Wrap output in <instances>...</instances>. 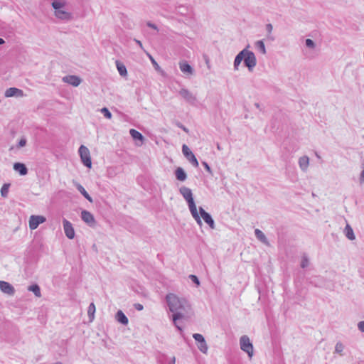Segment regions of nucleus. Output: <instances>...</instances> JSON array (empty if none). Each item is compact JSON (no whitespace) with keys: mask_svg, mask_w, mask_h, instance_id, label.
<instances>
[{"mask_svg":"<svg viewBox=\"0 0 364 364\" xmlns=\"http://www.w3.org/2000/svg\"><path fill=\"white\" fill-rule=\"evenodd\" d=\"M272 29H273V26L271 23H267L266 25V31H267V33L269 34H270L272 31Z\"/></svg>","mask_w":364,"mask_h":364,"instance_id":"44","label":"nucleus"},{"mask_svg":"<svg viewBox=\"0 0 364 364\" xmlns=\"http://www.w3.org/2000/svg\"><path fill=\"white\" fill-rule=\"evenodd\" d=\"M149 58H150V59H151V63H152V64H153V65H154V68H155L156 70H159V69H160V67H159V65H158V63L156 62V60H154V59L151 55H149Z\"/></svg>","mask_w":364,"mask_h":364,"instance_id":"41","label":"nucleus"},{"mask_svg":"<svg viewBox=\"0 0 364 364\" xmlns=\"http://www.w3.org/2000/svg\"><path fill=\"white\" fill-rule=\"evenodd\" d=\"M250 48V45L248 44L246 48L242 49L239 53L235 56L233 66L234 70H237L239 65L241 62H244V65L247 68L250 72H252L255 67L257 65V58L255 53L252 51L248 50Z\"/></svg>","mask_w":364,"mask_h":364,"instance_id":"2","label":"nucleus"},{"mask_svg":"<svg viewBox=\"0 0 364 364\" xmlns=\"http://www.w3.org/2000/svg\"><path fill=\"white\" fill-rule=\"evenodd\" d=\"M176 12L181 16H186L191 11L192 9L188 6L178 5L176 8Z\"/></svg>","mask_w":364,"mask_h":364,"instance_id":"22","label":"nucleus"},{"mask_svg":"<svg viewBox=\"0 0 364 364\" xmlns=\"http://www.w3.org/2000/svg\"><path fill=\"white\" fill-rule=\"evenodd\" d=\"M240 344L241 350L247 353L249 357L251 358L253 355V346L250 342L249 337L246 335L241 336L240 339Z\"/></svg>","mask_w":364,"mask_h":364,"instance_id":"5","label":"nucleus"},{"mask_svg":"<svg viewBox=\"0 0 364 364\" xmlns=\"http://www.w3.org/2000/svg\"><path fill=\"white\" fill-rule=\"evenodd\" d=\"M4 43H5V41L3 38H0V46L3 45Z\"/></svg>","mask_w":364,"mask_h":364,"instance_id":"51","label":"nucleus"},{"mask_svg":"<svg viewBox=\"0 0 364 364\" xmlns=\"http://www.w3.org/2000/svg\"><path fill=\"white\" fill-rule=\"evenodd\" d=\"M199 213L200 218H202L211 229H215V222L211 215L206 212L202 207H199Z\"/></svg>","mask_w":364,"mask_h":364,"instance_id":"8","label":"nucleus"},{"mask_svg":"<svg viewBox=\"0 0 364 364\" xmlns=\"http://www.w3.org/2000/svg\"><path fill=\"white\" fill-rule=\"evenodd\" d=\"M166 300L170 311L173 313L172 319L174 325L181 331L182 328L178 326L177 321L183 318L184 313L187 312V309L189 308L188 301L185 299L179 298L176 294L171 293L166 296Z\"/></svg>","mask_w":364,"mask_h":364,"instance_id":"1","label":"nucleus"},{"mask_svg":"<svg viewBox=\"0 0 364 364\" xmlns=\"http://www.w3.org/2000/svg\"><path fill=\"white\" fill-rule=\"evenodd\" d=\"M179 192L186 200L193 218L195 219L197 224L201 227L203 223L198 212L191 189L186 186H181L179 188Z\"/></svg>","mask_w":364,"mask_h":364,"instance_id":"3","label":"nucleus"},{"mask_svg":"<svg viewBox=\"0 0 364 364\" xmlns=\"http://www.w3.org/2000/svg\"><path fill=\"white\" fill-rule=\"evenodd\" d=\"M175 176H176V179L180 181H184L187 178V174H186V171H184V169L181 167H178L175 170Z\"/></svg>","mask_w":364,"mask_h":364,"instance_id":"19","label":"nucleus"},{"mask_svg":"<svg viewBox=\"0 0 364 364\" xmlns=\"http://www.w3.org/2000/svg\"><path fill=\"white\" fill-rule=\"evenodd\" d=\"M146 26H147L148 27H149V28H153V29H154V30H157V31H158V27H157V26H156V24H154V23H151V21H148V22L146 23Z\"/></svg>","mask_w":364,"mask_h":364,"instance_id":"42","label":"nucleus"},{"mask_svg":"<svg viewBox=\"0 0 364 364\" xmlns=\"http://www.w3.org/2000/svg\"><path fill=\"white\" fill-rule=\"evenodd\" d=\"M305 45L306 47L314 49L316 47V43L314 41L310 38H307L305 41Z\"/></svg>","mask_w":364,"mask_h":364,"instance_id":"35","label":"nucleus"},{"mask_svg":"<svg viewBox=\"0 0 364 364\" xmlns=\"http://www.w3.org/2000/svg\"><path fill=\"white\" fill-rule=\"evenodd\" d=\"M255 106L257 108V109H259L261 110V107H260V104L258 103V102H255Z\"/></svg>","mask_w":364,"mask_h":364,"instance_id":"49","label":"nucleus"},{"mask_svg":"<svg viewBox=\"0 0 364 364\" xmlns=\"http://www.w3.org/2000/svg\"><path fill=\"white\" fill-rule=\"evenodd\" d=\"M217 148H218V149H219V150L220 149V146L219 145V144H217Z\"/></svg>","mask_w":364,"mask_h":364,"instance_id":"52","label":"nucleus"},{"mask_svg":"<svg viewBox=\"0 0 364 364\" xmlns=\"http://www.w3.org/2000/svg\"><path fill=\"white\" fill-rule=\"evenodd\" d=\"M344 234L346 237L350 240H354L355 239L353 228L350 227L349 224H347L346 228H344Z\"/></svg>","mask_w":364,"mask_h":364,"instance_id":"23","label":"nucleus"},{"mask_svg":"<svg viewBox=\"0 0 364 364\" xmlns=\"http://www.w3.org/2000/svg\"><path fill=\"white\" fill-rule=\"evenodd\" d=\"M179 95L188 103L191 105H195L197 100L196 96H194L186 88H182L179 91Z\"/></svg>","mask_w":364,"mask_h":364,"instance_id":"9","label":"nucleus"},{"mask_svg":"<svg viewBox=\"0 0 364 364\" xmlns=\"http://www.w3.org/2000/svg\"><path fill=\"white\" fill-rule=\"evenodd\" d=\"M55 16L56 18L63 21H71L73 18V14L70 12L60 9L55 11Z\"/></svg>","mask_w":364,"mask_h":364,"instance_id":"14","label":"nucleus"},{"mask_svg":"<svg viewBox=\"0 0 364 364\" xmlns=\"http://www.w3.org/2000/svg\"><path fill=\"white\" fill-rule=\"evenodd\" d=\"M134 308H135L136 310H138V311H141V310H143V309H144L143 305H142V304H139V303H136V304H134Z\"/></svg>","mask_w":364,"mask_h":364,"instance_id":"45","label":"nucleus"},{"mask_svg":"<svg viewBox=\"0 0 364 364\" xmlns=\"http://www.w3.org/2000/svg\"><path fill=\"white\" fill-rule=\"evenodd\" d=\"M10 187V183H4L1 188V196L3 198H6L9 193V188Z\"/></svg>","mask_w":364,"mask_h":364,"instance_id":"31","label":"nucleus"},{"mask_svg":"<svg viewBox=\"0 0 364 364\" xmlns=\"http://www.w3.org/2000/svg\"><path fill=\"white\" fill-rule=\"evenodd\" d=\"M23 95V91L16 87H10L7 89L5 92V96L6 97H11L14 96H21Z\"/></svg>","mask_w":364,"mask_h":364,"instance_id":"17","label":"nucleus"},{"mask_svg":"<svg viewBox=\"0 0 364 364\" xmlns=\"http://www.w3.org/2000/svg\"><path fill=\"white\" fill-rule=\"evenodd\" d=\"M27 140L25 136H22L16 145L17 149L22 148L26 145Z\"/></svg>","mask_w":364,"mask_h":364,"instance_id":"36","label":"nucleus"},{"mask_svg":"<svg viewBox=\"0 0 364 364\" xmlns=\"http://www.w3.org/2000/svg\"><path fill=\"white\" fill-rule=\"evenodd\" d=\"M309 264V260L306 255H304L302 256L301 262V267L304 269L307 267Z\"/></svg>","mask_w":364,"mask_h":364,"instance_id":"34","label":"nucleus"},{"mask_svg":"<svg viewBox=\"0 0 364 364\" xmlns=\"http://www.w3.org/2000/svg\"><path fill=\"white\" fill-rule=\"evenodd\" d=\"M116 320L122 325H127L129 319L122 310H119L115 315Z\"/></svg>","mask_w":364,"mask_h":364,"instance_id":"18","label":"nucleus"},{"mask_svg":"<svg viewBox=\"0 0 364 364\" xmlns=\"http://www.w3.org/2000/svg\"><path fill=\"white\" fill-rule=\"evenodd\" d=\"M176 125L178 127L181 128L185 132H186V133L188 132V129L184 125H183L181 122H177Z\"/></svg>","mask_w":364,"mask_h":364,"instance_id":"43","label":"nucleus"},{"mask_svg":"<svg viewBox=\"0 0 364 364\" xmlns=\"http://www.w3.org/2000/svg\"><path fill=\"white\" fill-rule=\"evenodd\" d=\"M179 68L182 73L187 75H193L194 70L187 61L179 63Z\"/></svg>","mask_w":364,"mask_h":364,"instance_id":"15","label":"nucleus"},{"mask_svg":"<svg viewBox=\"0 0 364 364\" xmlns=\"http://www.w3.org/2000/svg\"><path fill=\"white\" fill-rule=\"evenodd\" d=\"M28 290L30 291H32L36 297L41 296V289H40V287L37 284L30 285L28 287Z\"/></svg>","mask_w":364,"mask_h":364,"instance_id":"27","label":"nucleus"},{"mask_svg":"<svg viewBox=\"0 0 364 364\" xmlns=\"http://www.w3.org/2000/svg\"><path fill=\"white\" fill-rule=\"evenodd\" d=\"M76 186V188L77 189V191L90 202H92V197L88 194V193L86 191V190L84 188V187L80 184V183H76L75 185Z\"/></svg>","mask_w":364,"mask_h":364,"instance_id":"24","label":"nucleus"},{"mask_svg":"<svg viewBox=\"0 0 364 364\" xmlns=\"http://www.w3.org/2000/svg\"><path fill=\"white\" fill-rule=\"evenodd\" d=\"M189 278L197 287H198L200 285L199 279L196 275L190 274Z\"/></svg>","mask_w":364,"mask_h":364,"instance_id":"37","label":"nucleus"},{"mask_svg":"<svg viewBox=\"0 0 364 364\" xmlns=\"http://www.w3.org/2000/svg\"><path fill=\"white\" fill-rule=\"evenodd\" d=\"M63 82L68 83L74 87L78 86L81 82V79L76 75H66L63 78Z\"/></svg>","mask_w":364,"mask_h":364,"instance_id":"13","label":"nucleus"},{"mask_svg":"<svg viewBox=\"0 0 364 364\" xmlns=\"http://www.w3.org/2000/svg\"><path fill=\"white\" fill-rule=\"evenodd\" d=\"M182 152L187 160L194 166L198 167L199 164L194 154L191 151L189 147L186 144L182 146Z\"/></svg>","mask_w":364,"mask_h":364,"instance_id":"6","label":"nucleus"},{"mask_svg":"<svg viewBox=\"0 0 364 364\" xmlns=\"http://www.w3.org/2000/svg\"><path fill=\"white\" fill-rule=\"evenodd\" d=\"M63 229L66 237L69 239L75 237V230L72 223L66 219L63 220Z\"/></svg>","mask_w":364,"mask_h":364,"instance_id":"10","label":"nucleus"},{"mask_svg":"<svg viewBox=\"0 0 364 364\" xmlns=\"http://www.w3.org/2000/svg\"><path fill=\"white\" fill-rule=\"evenodd\" d=\"M299 165L303 171H306L309 165V158L307 156H303L299 159Z\"/></svg>","mask_w":364,"mask_h":364,"instance_id":"20","label":"nucleus"},{"mask_svg":"<svg viewBox=\"0 0 364 364\" xmlns=\"http://www.w3.org/2000/svg\"><path fill=\"white\" fill-rule=\"evenodd\" d=\"M46 218L43 215H32L29 218V228L32 230H36L40 224L46 222Z\"/></svg>","mask_w":364,"mask_h":364,"instance_id":"7","label":"nucleus"},{"mask_svg":"<svg viewBox=\"0 0 364 364\" xmlns=\"http://www.w3.org/2000/svg\"><path fill=\"white\" fill-rule=\"evenodd\" d=\"M65 5L66 2L62 0H54L51 3V6L54 9L55 11L62 9Z\"/></svg>","mask_w":364,"mask_h":364,"instance_id":"25","label":"nucleus"},{"mask_svg":"<svg viewBox=\"0 0 364 364\" xmlns=\"http://www.w3.org/2000/svg\"><path fill=\"white\" fill-rule=\"evenodd\" d=\"M95 310H96V308H95V305L94 304V303H91L89 306H88V309H87V315H88V317H89V319H90V321H92L95 318Z\"/></svg>","mask_w":364,"mask_h":364,"instance_id":"28","label":"nucleus"},{"mask_svg":"<svg viewBox=\"0 0 364 364\" xmlns=\"http://www.w3.org/2000/svg\"><path fill=\"white\" fill-rule=\"evenodd\" d=\"M78 151L83 165L87 168H91L92 161L88 148L84 145H81Z\"/></svg>","mask_w":364,"mask_h":364,"instance_id":"4","label":"nucleus"},{"mask_svg":"<svg viewBox=\"0 0 364 364\" xmlns=\"http://www.w3.org/2000/svg\"><path fill=\"white\" fill-rule=\"evenodd\" d=\"M202 165L203 166L204 168L209 173V174L213 176V173L210 168V166L208 165V164L205 161H202Z\"/></svg>","mask_w":364,"mask_h":364,"instance_id":"39","label":"nucleus"},{"mask_svg":"<svg viewBox=\"0 0 364 364\" xmlns=\"http://www.w3.org/2000/svg\"><path fill=\"white\" fill-rule=\"evenodd\" d=\"M101 113L104 115V117L107 119H110L112 117V113L107 107H103L100 109Z\"/></svg>","mask_w":364,"mask_h":364,"instance_id":"33","label":"nucleus"},{"mask_svg":"<svg viewBox=\"0 0 364 364\" xmlns=\"http://www.w3.org/2000/svg\"><path fill=\"white\" fill-rule=\"evenodd\" d=\"M360 183H363L364 182V168L363 170L362 171L361 173H360Z\"/></svg>","mask_w":364,"mask_h":364,"instance_id":"47","label":"nucleus"},{"mask_svg":"<svg viewBox=\"0 0 364 364\" xmlns=\"http://www.w3.org/2000/svg\"><path fill=\"white\" fill-rule=\"evenodd\" d=\"M176 358L175 357H173L171 361L168 364H175Z\"/></svg>","mask_w":364,"mask_h":364,"instance_id":"50","label":"nucleus"},{"mask_svg":"<svg viewBox=\"0 0 364 364\" xmlns=\"http://www.w3.org/2000/svg\"><path fill=\"white\" fill-rule=\"evenodd\" d=\"M255 48L262 54H266V48L263 40L257 41L255 43Z\"/></svg>","mask_w":364,"mask_h":364,"instance_id":"29","label":"nucleus"},{"mask_svg":"<svg viewBox=\"0 0 364 364\" xmlns=\"http://www.w3.org/2000/svg\"><path fill=\"white\" fill-rule=\"evenodd\" d=\"M343 346L341 342H338L335 346L336 353H341L343 350Z\"/></svg>","mask_w":364,"mask_h":364,"instance_id":"40","label":"nucleus"},{"mask_svg":"<svg viewBox=\"0 0 364 364\" xmlns=\"http://www.w3.org/2000/svg\"><path fill=\"white\" fill-rule=\"evenodd\" d=\"M193 338L198 343L201 342V341L205 340L204 336L203 335L200 334V333H194L193 335Z\"/></svg>","mask_w":364,"mask_h":364,"instance_id":"38","label":"nucleus"},{"mask_svg":"<svg viewBox=\"0 0 364 364\" xmlns=\"http://www.w3.org/2000/svg\"><path fill=\"white\" fill-rule=\"evenodd\" d=\"M116 65H117L118 72L121 76L127 75V70L126 66L123 63H122L119 61H117Z\"/></svg>","mask_w":364,"mask_h":364,"instance_id":"30","label":"nucleus"},{"mask_svg":"<svg viewBox=\"0 0 364 364\" xmlns=\"http://www.w3.org/2000/svg\"><path fill=\"white\" fill-rule=\"evenodd\" d=\"M14 171L18 172L21 176H25L28 173V168L26 166L21 162H16L13 166Z\"/></svg>","mask_w":364,"mask_h":364,"instance_id":"16","label":"nucleus"},{"mask_svg":"<svg viewBox=\"0 0 364 364\" xmlns=\"http://www.w3.org/2000/svg\"><path fill=\"white\" fill-rule=\"evenodd\" d=\"M135 42L142 48V43L140 41L134 39Z\"/></svg>","mask_w":364,"mask_h":364,"instance_id":"48","label":"nucleus"},{"mask_svg":"<svg viewBox=\"0 0 364 364\" xmlns=\"http://www.w3.org/2000/svg\"><path fill=\"white\" fill-rule=\"evenodd\" d=\"M358 329L364 333V321H360L358 324Z\"/></svg>","mask_w":364,"mask_h":364,"instance_id":"46","label":"nucleus"},{"mask_svg":"<svg viewBox=\"0 0 364 364\" xmlns=\"http://www.w3.org/2000/svg\"><path fill=\"white\" fill-rule=\"evenodd\" d=\"M0 290L9 296H13L15 294L14 287L10 283L5 281H0Z\"/></svg>","mask_w":364,"mask_h":364,"instance_id":"12","label":"nucleus"},{"mask_svg":"<svg viewBox=\"0 0 364 364\" xmlns=\"http://www.w3.org/2000/svg\"><path fill=\"white\" fill-rule=\"evenodd\" d=\"M198 349L203 353H206L208 351V345L205 340L198 343Z\"/></svg>","mask_w":364,"mask_h":364,"instance_id":"32","label":"nucleus"},{"mask_svg":"<svg viewBox=\"0 0 364 364\" xmlns=\"http://www.w3.org/2000/svg\"><path fill=\"white\" fill-rule=\"evenodd\" d=\"M255 235L256 237L257 238V240H259L263 244L268 245V246L269 245V241L262 231H261L259 229H255Z\"/></svg>","mask_w":364,"mask_h":364,"instance_id":"21","label":"nucleus"},{"mask_svg":"<svg viewBox=\"0 0 364 364\" xmlns=\"http://www.w3.org/2000/svg\"><path fill=\"white\" fill-rule=\"evenodd\" d=\"M81 218L90 227H94L95 225V219L94 215L90 212L83 210L81 212Z\"/></svg>","mask_w":364,"mask_h":364,"instance_id":"11","label":"nucleus"},{"mask_svg":"<svg viewBox=\"0 0 364 364\" xmlns=\"http://www.w3.org/2000/svg\"><path fill=\"white\" fill-rule=\"evenodd\" d=\"M129 134L134 140H138L141 141L144 140V136L136 129H131L129 130Z\"/></svg>","mask_w":364,"mask_h":364,"instance_id":"26","label":"nucleus"}]
</instances>
